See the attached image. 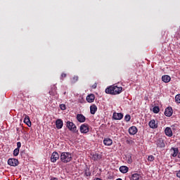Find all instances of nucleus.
I'll list each match as a JSON object with an SVG mask.
<instances>
[{
    "label": "nucleus",
    "instance_id": "obj_1",
    "mask_svg": "<svg viewBox=\"0 0 180 180\" xmlns=\"http://www.w3.org/2000/svg\"><path fill=\"white\" fill-rule=\"evenodd\" d=\"M123 87L117 86V85H112L105 89V94H110V95H119L122 94Z\"/></svg>",
    "mask_w": 180,
    "mask_h": 180
},
{
    "label": "nucleus",
    "instance_id": "obj_2",
    "mask_svg": "<svg viewBox=\"0 0 180 180\" xmlns=\"http://www.w3.org/2000/svg\"><path fill=\"white\" fill-rule=\"evenodd\" d=\"M60 161L64 164H68V162H71L72 161V154L70 152H63L60 154Z\"/></svg>",
    "mask_w": 180,
    "mask_h": 180
},
{
    "label": "nucleus",
    "instance_id": "obj_3",
    "mask_svg": "<svg viewBox=\"0 0 180 180\" xmlns=\"http://www.w3.org/2000/svg\"><path fill=\"white\" fill-rule=\"evenodd\" d=\"M66 127H68V129L72 133H75L76 134H79V131L77 129V125H75L74 122L68 121L66 122Z\"/></svg>",
    "mask_w": 180,
    "mask_h": 180
},
{
    "label": "nucleus",
    "instance_id": "obj_4",
    "mask_svg": "<svg viewBox=\"0 0 180 180\" xmlns=\"http://www.w3.org/2000/svg\"><path fill=\"white\" fill-rule=\"evenodd\" d=\"M89 132V125L88 124L84 123L80 126V133L83 134H86V133Z\"/></svg>",
    "mask_w": 180,
    "mask_h": 180
},
{
    "label": "nucleus",
    "instance_id": "obj_5",
    "mask_svg": "<svg viewBox=\"0 0 180 180\" xmlns=\"http://www.w3.org/2000/svg\"><path fill=\"white\" fill-rule=\"evenodd\" d=\"M8 164L11 167H18L19 165V160L15 158H10L8 160Z\"/></svg>",
    "mask_w": 180,
    "mask_h": 180
},
{
    "label": "nucleus",
    "instance_id": "obj_6",
    "mask_svg": "<svg viewBox=\"0 0 180 180\" xmlns=\"http://www.w3.org/2000/svg\"><path fill=\"white\" fill-rule=\"evenodd\" d=\"M155 144L157 147H159L160 148H164V147H165V143L164 142V139H162V138H159L155 141Z\"/></svg>",
    "mask_w": 180,
    "mask_h": 180
},
{
    "label": "nucleus",
    "instance_id": "obj_7",
    "mask_svg": "<svg viewBox=\"0 0 180 180\" xmlns=\"http://www.w3.org/2000/svg\"><path fill=\"white\" fill-rule=\"evenodd\" d=\"M148 126L150 127V129H158V121L151 120L148 123Z\"/></svg>",
    "mask_w": 180,
    "mask_h": 180
},
{
    "label": "nucleus",
    "instance_id": "obj_8",
    "mask_svg": "<svg viewBox=\"0 0 180 180\" xmlns=\"http://www.w3.org/2000/svg\"><path fill=\"white\" fill-rule=\"evenodd\" d=\"M60 155L57 152H53L51 156V162H56L57 160H59Z\"/></svg>",
    "mask_w": 180,
    "mask_h": 180
},
{
    "label": "nucleus",
    "instance_id": "obj_9",
    "mask_svg": "<svg viewBox=\"0 0 180 180\" xmlns=\"http://www.w3.org/2000/svg\"><path fill=\"white\" fill-rule=\"evenodd\" d=\"M112 119L114 120H122L123 119V114L122 112H114L112 114Z\"/></svg>",
    "mask_w": 180,
    "mask_h": 180
},
{
    "label": "nucleus",
    "instance_id": "obj_10",
    "mask_svg": "<svg viewBox=\"0 0 180 180\" xmlns=\"http://www.w3.org/2000/svg\"><path fill=\"white\" fill-rule=\"evenodd\" d=\"M172 113H174L172 108L168 107L167 108L165 109V115L167 116V117H171V116H172Z\"/></svg>",
    "mask_w": 180,
    "mask_h": 180
},
{
    "label": "nucleus",
    "instance_id": "obj_11",
    "mask_svg": "<svg viewBox=\"0 0 180 180\" xmlns=\"http://www.w3.org/2000/svg\"><path fill=\"white\" fill-rule=\"evenodd\" d=\"M77 120L79 121V123H84V122L86 120V118L82 114H77Z\"/></svg>",
    "mask_w": 180,
    "mask_h": 180
},
{
    "label": "nucleus",
    "instance_id": "obj_12",
    "mask_svg": "<svg viewBox=\"0 0 180 180\" xmlns=\"http://www.w3.org/2000/svg\"><path fill=\"white\" fill-rule=\"evenodd\" d=\"M131 180H143V176H141V174L134 173L131 174Z\"/></svg>",
    "mask_w": 180,
    "mask_h": 180
},
{
    "label": "nucleus",
    "instance_id": "obj_13",
    "mask_svg": "<svg viewBox=\"0 0 180 180\" xmlns=\"http://www.w3.org/2000/svg\"><path fill=\"white\" fill-rule=\"evenodd\" d=\"M56 129H63V126H64V123L63 122V120L58 119L56 121Z\"/></svg>",
    "mask_w": 180,
    "mask_h": 180
},
{
    "label": "nucleus",
    "instance_id": "obj_14",
    "mask_svg": "<svg viewBox=\"0 0 180 180\" xmlns=\"http://www.w3.org/2000/svg\"><path fill=\"white\" fill-rule=\"evenodd\" d=\"M138 131H139V129H137V127H136L134 126L131 127L129 129V133L131 136H134V134H136Z\"/></svg>",
    "mask_w": 180,
    "mask_h": 180
},
{
    "label": "nucleus",
    "instance_id": "obj_15",
    "mask_svg": "<svg viewBox=\"0 0 180 180\" xmlns=\"http://www.w3.org/2000/svg\"><path fill=\"white\" fill-rule=\"evenodd\" d=\"M171 155L173 157H176L179 153V149L178 148H172L170 149Z\"/></svg>",
    "mask_w": 180,
    "mask_h": 180
},
{
    "label": "nucleus",
    "instance_id": "obj_16",
    "mask_svg": "<svg viewBox=\"0 0 180 180\" xmlns=\"http://www.w3.org/2000/svg\"><path fill=\"white\" fill-rule=\"evenodd\" d=\"M86 101L89 103H92L95 101V95L94 94H89L86 96Z\"/></svg>",
    "mask_w": 180,
    "mask_h": 180
},
{
    "label": "nucleus",
    "instance_id": "obj_17",
    "mask_svg": "<svg viewBox=\"0 0 180 180\" xmlns=\"http://www.w3.org/2000/svg\"><path fill=\"white\" fill-rule=\"evenodd\" d=\"M165 133L167 137H172V129L171 127H166L165 129Z\"/></svg>",
    "mask_w": 180,
    "mask_h": 180
},
{
    "label": "nucleus",
    "instance_id": "obj_18",
    "mask_svg": "<svg viewBox=\"0 0 180 180\" xmlns=\"http://www.w3.org/2000/svg\"><path fill=\"white\" fill-rule=\"evenodd\" d=\"M103 144L105 146H112V144H113V141L110 138H105L103 140Z\"/></svg>",
    "mask_w": 180,
    "mask_h": 180
},
{
    "label": "nucleus",
    "instance_id": "obj_19",
    "mask_svg": "<svg viewBox=\"0 0 180 180\" xmlns=\"http://www.w3.org/2000/svg\"><path fill=\"white\" fill-rule=\"evenodd\" d=\"M98 110V107L95 105H92L90 106V113L91 115H95L96 113V111Z\"/></svg>",
    "mask_w": 180,
    "mask_h": 180
},
{
    "label": "nucleus",
    "instance_id": "obj_20",
    "mask_svg": "<svg viewBox=\"0 0 180 180\" xmlns=\"http://www.w3.org/2000/svg\"><path fill=\"white\" fill-rule=\"evenodd\" d=\"M162 81L165 82V84H168V82L171 81V77H169V75H163L162 77Z\"/></svg>",
    "mask_w": 180,
    "mask_h": 180
},
{
    "label": "nucleus",
    "instance_id": "obj_21",
    "mask_svg": "<svg viewBox=\"0 0 180 180\" xmlns=\"http://www.w3.org/2000/svg\"><path fill=\"white\" fill-rule=\"evenodd\" d=\"M125 160L127 164H131L133 162V158H131V154H128L125 155Z\"/></svg>",
    "mask_w": 180,
    "mask_h": 180
},
{
    "label": "nucleus",
    "instance_id": "obj_22",
    "mask_svg": "<svg viewBox=\"0 0 180 180\" xmlns=\"http://www.w3.org/2000/svg\"><path fill=\"white\" fill-rule=\"evenodd\" d=\"M120 171L122 174H127V172H129V167H127V166H121L120 167Z\"/></svg>",
    "mask_w": 180,
    "mask_h": 180
},
{
    "label": "nucleus",
    "instance_id": "obj_23",
    "mask_svg": "<svg viewBox=\"0 0 180 180\" xmlns=\"http://www.w3.org/2000/svg\"><path fill=\"white\" fill-rule=\"evenodd\" d=\"M24 123L27 124V126L29 127H30V126H32V122H30V117H29V116L25 115V117L24 119Z\"/></svg>",
    "mask_w": 180,
    "mask_h": 180
},
{
    "label": "nucleus",
    "instance_id": "obj_24",
    "mask_svg": "<svg viewBox=\"0 0 180 180\" xmlns=\"http://www.w3.org/2000/svg\"><path fill=\"white\" fill-rule=\"evenodd\" d=\"M101 158H102V155L98 153H95L92 156V160H94V161H98V160H101Z\"/></svg>",
    "mask_w": 180,
    "mask_h": 180
},
{
    "label": "nucleus",
    "instance_id": "obj_25",
    "mask_svg": "<svg viewBox=\"0 0 180 180\" xmlns=\"http://www.w3.org/2000/svg\"><path fill=\"white\" fill-rule=\"evenodd\" d=\"M19 151H20V149L15 148L13 150V155L14 157H18L19 155Z\"/></svg>",
    "mask_w": 180,
    "mask_h": 180
},
{
    "label": "nucleus",
    "instance_id": "obj_26",
    "mask_svg": "<svg viewBox=\"0 0 180 180\" xmlns=\"http://www.w3.org/2000/svg\"><path fill=\"white\" fill-rule=\"evenodd\" d=\"M153 113H158L160 112V107L158 106L153 107Z\"/></svg>",
    "mask_w": 180,
    "mask_h": 180
},
{
    "label": "nucleus",
    "instance_id": "obj_27",
    "mask_svg": "<svg viewBox=\"0 0 180 180\" xmlns=\"http://www.w3.org/2000/svg\"><path fill=\"white\" fill-rule=\"evenodd\" d=\"M175 102L176 103H180V94H177L175 96Z\"/></svg>",
    "mask_w": 180,
    "mask_h": 180
},
{
    "label": "nucleus",
    "instance_id": "obj_28",
    "mask_svg": "<svg viewBox=\"0 0 180 180\" xmlns=\"http://www.w3.org/2000/svg\"><path fill=\"white\" fill-rule=\"evenodd\" d=\"M131 119V117L130 116V115H126L124 117V120L126 122H130Z\"/></svg>",
    "mask_w": 180,
    "mask_h": 180
},
{
    "label": "nucleus",
    "instance_id": "obj_29",
    "mask_svg": "<svg viewBox=\"0 0 180 180\" xmlns=\"http://www.w3.org/2000/svg\"><path fill=\"white\" fill-rule=\"evenodd\" d=\"M84 174L86 175V176H91V172L89 171V169H86Z\"/></svg>",
    "mask_w": 180,
    "mask_h": 180
},
{
    "label": "nucleus",
    "instance_id": "obj_30",
    "mask_svg": "<svg viewBox=\"0 0 180 180\" xmlns=\"http://www.w3.org/2000/svg\"><path fill=\"white\" fill-rule=\"evenodd\" d=\"M60 108L61 110H65L67 109L65 104H60Z\"/></svg>",
    "mask_w": 180,
    "mask_h": 180
},
{
    "label": "nucleus",
    "instance_id": "obj_31",
    "mask_svg": "<svg viewBox=\"0 0 180 180\" xmlns=\"http://www.w3.org/2000/svg\"><path fill=\"white\" fill-rule=\"evenodd\" d=\"M155 158L153 155H149L148 158V161H150V162L154 161Z\"/></svg>",
    "mask_w": 180,
    "mask_h": 180
},
{
    "label": "nucleus",
    "instance_id": "obj_32",
    "mask_svg": "<svg viewBox=\"0 0 180 180\" xmlns=\"http://www.w3.org/2000/svg\"><path fill=\"white\" fill-rule=\"evenodd\" d=\"M67 77V74L65 73H62L60 75V79L63 81L64 79V78Z\"/></svg>",
    "mask_w": 180,
    "mask_h": 180
},
{
    "label": "nucleus",
    "instance_id": "obj_33",
    "mask_svg": "<svg viewBox=\"0 0 180 180\" xmlns=\"http://www.w3.org/2000/svg\"><path fill=\"white\" fill-rule=\"evenodd\" d=\"M22 147V143L18 142L17 143V149L20 150V148Z\"/></svg>",
    "mask_w": 180,
    "mask_h": 180
},
{
    "label": "nucleus",
    "instance_id": "obj_34",
    "mask_svg": "<svg viewBox=\"0 0 180 180\" xmlns=\"http://www.w3.org/2000/svg\"><path fill=\"white\" fill-rule=\"evenodd\" d=\"M49 95H51L52 96H56V95H57V92L56 91H49Z\"/></svg>",
    "mask_w": 180,
    "mask_h": 180
},
{
    "label": "nucleus",
    "instance_id": "obj_35",
    "mask_svg": "<svg viewBox=\"0 0 180 180\" xmlns=\"http://www.w3.org/2000/svg\"><path fill=\"white\" fill-rule=\"evenodd\" d=\"M78 79H79L78 76H75L73 77V82H77V81H78Z\"/></svg>",
    "mask_w": 180,
    "mask_h": 180
},
{
    "label": "nucleus",
    "instance_id": "obj_36",
    "mask_svg": "<svg viewBox=\"0 0 180 180\" xmlns=\"http://www.w3.org/2000/svg\"><path fill=\"white\" fill-rule=\"evenodd\" d=\"M176 175L177 178H180V169L179 171H176Z\"/></svg>",
    "mask_w": 180,
    "mask_h": 180
},
{
    "label": "nucleus",
    "instance_id": "obj_37",
    "mask_svg": "<svg viewBox=\"0 0 180 180\" xmlns=\"http://www.w3.org/2000/svg\"><path fill=\"white\" fill-rule=\"evenodd\" d=\"M98 86V84H96V83H95L94 84H93L92 86H91V88L93 89H96V86Z\"/></svg>",
    "mask_w": 180,
    "mask_h": 180
},
{
    "label": "nucleus",
    "instance_id": "obj_38",
    "mask_svg": "<svg viewBox=\"0 0 180 180\" xmlns=\"http://www.w3.org/2000/svg\"><path fill=\"white\" fill-rule=\"evenodd\" d=\"M50 180H58L57 177H51Z\"/></svg>",
    "mask_w": 180,
    "mask_h": 180
},
{
    "label": "nucleus",
    "instance_id": "obj_39",
    "mask_svg": "<svg viewBox=\"0 0 180 180\" xmlns=\"http://www.w3.org/2000/svg\"><path fill=\"white\" fill-rule=\"evenodd\" d=\"M178 158H180V152L179 153V154L177 155Z\"/></svg>",
    "mask_w": 180,
    "mask_h": 180
},
{
    "label": "nucleus",
    "instance_id": "obj_40",
    "mask_svg": "<svg viewBox=\"0 0 180 180\" xmlns=\"http://www.w3.org/2000/svg\"><path fill=\"white\" fill-rule=\"evenodd\" d=\"M94 180H102V179H99V178H96V179H94Z\"/></svg>",
    "mask_w": 180,
    "mask_h": 180
},
{
    "label": "nucleus",
    "instance_id": "obj_41",
    "mask_svg": "<svg viewBox=\"0 0 180 180\" xmlns=\"http://www.w3.org/2000/svg\"><path fill=\"white\" fill-rule=\"evenodd\" d=\"M67 94V91H65L64 93H63V95H66Z\"/></svg>",
    "mask_w": 180,
    "mask_h": 180
},
{
    "label": "nucleus",
    "instance_id": "obj_42",
    "mask_svg": "<svg viewBox=\"0 0 180 180\" xmlns=\"http://www.w3.org/2000/svg\"><path fill=\"white\" fill-rule=\"evenodd\" d=\"M172 127H175V125H172Z\"/></svg>",
    "mask_w": 180,
    "mask_h": 180
}]
</instances>
